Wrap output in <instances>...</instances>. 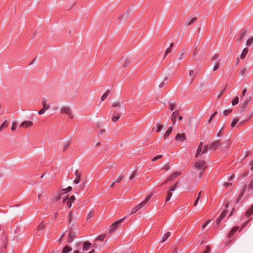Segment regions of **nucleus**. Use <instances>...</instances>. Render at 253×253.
<instances>
[{"mask_svg":"<svg viewBox=\"0 0 253 253\" xmlns=\"http://www.w3.org/2000/svg\"><path fill=\"white\" fill-rule=\"evenodd\" d=\"M172 130V128L171 126L169 127L167 130V131L166 132L165 134H164V139H166L169 136V135L170 134Z\"/></svg>","mask_w":253,"mask_h":253,"instance_id":"20","label":"nucleus"},{"mask_svg":"<svg viewBox=\"0 0 253 253\" xmlns=\"http://www.w3.org/2000/svg\"><path fill=\"white\" fill-rule=\"evenodd\" d=\"M210 251V248L209 246L207 247L206 249L205 250V251L203 252V253H209Z\"/></svg>","mask_w":253,"mask_h":253,"instance_id":"58","label":"nucleus"},{"mask_svg":"<svg viewBox=\"0 0 253 253\" xmlns=\"http://www.w3.org/2000/svg\"><path fill=\"white\" fill-rule=\"evenodd\" d=\"M69 144H70V141H66L65 142L64 148H63V151H66L67 150V149L69 147Z\"/></svg>","mask_w":253,"mask_h":253,"instance_id":"34","label":"nucleus"},{"mask_svg":"<svg viewBox=\"0 0 253 253\" xmlns=\"http://www.w3.org/2000/svg\"><path fill=\"white\" fill-rule=\"evenodd\" d=\"M178 115V113L176 112H174L171 115V121L172 124L174 125L176 122V118Z\"/></svg>","mask_w":253,"mask_h":253,"instance_id":"15","label":"nucleus"},{"mask_svg":"<svg viewBox=\"0 0 253 253\" xmlns=\"http://www.w3.org/2000/svg\"><path fill=\"white\" fill-rule=\"evenodd\" d=\"M248 52V49L247 48H244L242 51L241 55L240 58L242 59H243L245 57Z\"/></svg>","mask_w":253,"mask_h":253,"instance_id":"26","label":"nucleus"},{"mask_svg":"<svg viewBox=\"0 0 253 253\" xmlns=\"http://www.w3.org/2000/svg\"><path fill=\"white\" fill-rule=\"evenodd\" d=\"M143 206L141 205V204H139L136 207H135L131 211L130 214L135 213L139 210L142 208Z\"/></svg>","mask_w":253,"mask_h":253,"instance_id":"18","label":"nucleus"},{"mask_svg":"<svg viewBox=\"0 0 253 253\" xmlns=\"http://www.w3.org/2000/svg\"><path fill=\"white\" fill-rule=\"evenodd\" d=\"M205 51H206V49H205V48H204L202 49V52H201V57H202L205 55Z\"/></svg>","mask_w":253,"mask_h":253,"instance_id":"59","label":"nucleus"},{"mask_svg":"<svg viewBox=\"0 0 253 253\" xmlns=\"http://www.w3.org/2000/svg\"><path fill=\"white\" fill-rule=\"evenodd\" d=\"M172 193L170 192V191H169L168 192L167 198H166V202H167L170 199V198L172 196Z\"/></svg>","mask_w":253,"mask_h":253,"instance_id":"38","label":"nucleus"},{"mask_svg":"<svg viewBox=\"0 0 253 253\" xmlns=\"http://www.w3.org/2000/svg\"><path fill=\"white\" fill-rule=\"evenodd\" d=\"M33 123L31 121H25L20 124V126L25 128H27L33 125Z\"/></svg>","mask_w":253,"mask_h":253,"instance_id":"3","label":"nucleus"},{"mask_svg":"<svg viewBox=\"0 0 253 253\" xmlns=\"http://www.w3.org/2000/svg\"><path fill=\"white\" fill-rule=\"evenodd\" d=\"M180 174V172H176L171 174L169 177L167 178V180H173L177 176Z\"/></svg>","mask_w":253,"mask_h":253,"instance_id":"11","label":"nucleus"},{"mask_svg":"<svg viewBox=\"0 0 253 253\" xmlns=\"http://www.w3.org/2000/svg\"><path fill=\"white\" fill-rule=\"evenodd\" d=\"M195 167L199 169L204 170L207 167L206 163L204 161L198 160L195 164Z\"/></svg>","mask_w":253,"mask_h":253,"instance_id":"1","label":"nucleus"},{"mask_svg":"<svg viewBox=\"0 0 253 253\" xmlns=\"http://www.w3.org/2000/svg\"><path fill=\"white\" fill-rule=\"evenodd\" d=\"M44 227H45V225H44V223L43 222H42L39 224V225L38 226V227L37 228V232L43 230L44 229Z\"/></svg>","mask_w":253,"mask_h":253,"instance_id":"25","label":"nucleus"},{"mask_svg":"<svg viewBox=\"0 0 253 253\" xmlns=\"http://www.w3.org/2000/svg\"><path fill=\"white\" fill-rule=\"evenodd\" d=\"M208 145H205L204 147V149L202 151V154H204L205 153H206L208 151Z\"/></svg>","mask_w":253,"mask_h":253,"instance_id":"45","label":"nucleus"},{"mask_svg":"<svg viewBox=\"0 0 253 253\" xmlns=\"http://www.w3.org/2000/svg\"><path fill=\"white\" fill-rule=\"evenodd\" d=\"M75 199H76V198H75V196L73 195L70 197V198H69V199L67 203V206L69 208H71L72 203L75 200Z\"/></svg>","mask_w":253,"mask_h":253,"instance_id":"12","label":"nucleus"},{"mask_svg":"<svg viewBox=\"0 0 253 253\" xmlns=\"http://www.w3.org/2000/svg\"><path fill=\"white\" fill-rule=\"evenodd\" d=\"M219 57V54H215L211 58L212 60H215L217 59V58Z\"/></svg>","mask_w":253,"mask_h":253,"instance_id":"56","label":"nucleus"},{"mask_svg":"<svg viewBox=\"0 0 253 253\" xmlns=\"http://www.w3.org/2000/svg\"><path fill=\"white\" fill-rule=\"evenodd\" d=\"M174 106H175L174 103H171V102L169 103V109H170L171 111L173 110V109L174 107Z\"/></svg>","mask_w":253,"mask_h":253,"instance_id":"51","label":"nucleus"},{"mask_svg":"<svg viewBox=\"0 0 253 253\" xmlns=\"http://www.w3.org/2000/svg\"><path fill=\"white\" fill-rule=\"evenodd\" d=\"M239 102V98L238 97H236L232 101V105H235L237 104Z\"/></svg>","mask_w":253,"mask_h":253,"instance_id":"40","label":"nucleus"},{"mask_svg":"<svg viewBox=\"0 0 253 253\" xmlns=\"http://www.w3.org/2000/svg\"><path fill=\"white\" fill-rule=\"evenodd\" d=\"M202 147H203V143L202 142H201L198 146V149H197V152L196 153V155H195L196 158H197L199 156L200 153L201 152Z\"/></svg>","mask_w":253,"mask_h":253,"instance_id":"16","label":"nucleus"},{"mask_svg":"<svg viewBox=\"0 0 253 253\" xmlns=\"http://www.w3.org/2000/svg\"><path fill=\"white\" fill-rule=\"evenodd\" d=\"M81 176V174H79L78 175V177H77V178L74 180V183L76 184H78L80 182Z\"/></svg>","mask_w":253,"mask_h":253,"instance_id":"42","label":"nucleus"},{"mask_svg":"<svg viewBox=\"0 0 253 253\" xmlns=\"http://www.w3.org/2000/svg\"><path fill=\"white\" fill-rule=\"evenodd\" d=\"M136 172L135 171L133 172L131 175L130 176V179L132 180L136 175Z\"/></svg>","mask_w":253,"mask_h":253,"instance_id":"57","label":"nucleus"},{"mask_svg":"<svg viewBox=\"0 0 253 253\" xmlns=\"http://www.w3.org/2000/svg\"><path fill=\"white\" fill-rule=\"evenodd\" d=\"M227 213V211L226 210H224L222 211L220 216L216 220L217 224H219L222 219L226 216Z\"/></svg>","mask_w":253,"mask_h":253,"instance_id":"4","label":"nucleus"},{"mask_svg":"<svg viewBox=\"0 0 253 253\" xmlns=\"http://www.w3.org/2000/svg\"><path fill=\"white\" fill-rule=\"evenodd\" d=\"M130 59L129 58H127L126 60V61H125V63L124 64V66L125 68H126V67L128 66V65H129V64L130 63Z\"/></svg>","mask_w":253,"mask_h":253,"instance_id":"39","label":"nucleus"},{"mask_svg":"<svg viewBox=\"0 0 253 253\" xmlns=\"http://www.w3.org/2000/svg\"><path fill=\"white\" fill-rule=\"evenodd\" d=\"M72 190V187L71 186H69L67 188H65L62 190H60V191H62V194H64L66 193L69 192Z\"/></svg>","mask_w":253,"mask_h":253,"instance_id":"30","label":"nucleus"},{"mask_svg":"<svg viewBox=\"0 0 253 253\" xmlns=\"http://www.w3.org/2000/svg\"><path fill=\"white\" fill-rule=\"evenodd\" d=\"M246 190V186H244L242 189L241 190V193L240 194L239 197H238L237 200H236V203H238L239 202V201H240V199L242 198V197L244 195V193L245 192Z\"/></svg>","mask_w":253,"mask_h":253,"instance_id":"19","label":"nucleus"},{"mask_svg":"<svg viewBox=\"0 0 253 253\" xmlns=\"http://www.w3.org/2000/svg\"><path fill=\"white\" fill-rule=\"evenodd\" d=\"M219 146H220V141L217 140L213 143H212L210 146V149L211 150L214 149L215 150Z\"/></svg>","mask_w":253,"mask_h":253,"instance_id":"6","label":"nucleus"},{"mask_svg":"<svg viewBox=\"0 0 253 253\" xmlns=\"http://www.w3.org/2000/svg\"><path fill=\"white\" fill-rule=\"evenodd\" d=\"M245 72V69H243L240 71V74H241L243 76H244Z\"/></svg>","mask_w":253,"mask_h":253,"instance_id":"63","label":"nucleus"},{"mask_svg":"<svg viewBox=\"0 0 253 253\" xmlns=\"http://www.w3.org/2000/svg\"><path fill=\"white\" fill-rule=\"evenodd\" d=\"M105 237V235H100L96 239V240L103 241Z\"/></svg>","mask_w":253,"mask_h":253,"instance_id":"41","label":"nucleus"},{"mask_svg":"<svg viewBox=\"0 0 253 253\" xmlns=\"http://www.w3.org/2000/svg\"><path fill=\"white\" fill-rule=\"evenodd\" d=\"M126 218V217H124L121 219H119L116 222H115L111 226V228L109 230V233H113L117 228L119 227V225L124 221V220Z\"/></svg>","mask_w":253,"mask_h":253,"instance_id":"2","label":"nucleus"},{"mask_svg":"<svg viewBox=\"0 0 253 253\" xmlns=\"http://www.w3.org/2000/svg\"><path fill=\"white\" fill-rule=\"evenodd\" d=\"M238 121H239V119L237 117L234 118L233 119V121L231 124V127H234Z\"/></svg>","mask_w":253,"mask_h":253,"instance_id":"31","label":"nucleus"},{"mask_svg":"<svg viewBox=\"0 0 253 253\" xmlns=\"http://www.w3.org/2000/svg\"><path fill=\"white\" fill-rule=\"evenodd\" d=\"M253 42V37L250 38L249 39H248L246 42V44L248 46H250Z\"/></svg>","mask_w":253,"mask_h":253,"instance_id":"35","label":"nucleus"},{"mask_svg":"<svg viewBox=\"0 0 253 253\" xmlns=\"http://www.w3.org/2000/svg\"><path fill=\"white\" fill-rule=\"evenodd\" d=\"M253 213V205L251 207V208L248 210L246 212V215L247 217L250 216Z\"/></svg>","mask_w":253,"mask_h":253,"instance_id":"28","label":"nucleus"},{"mask_svg":"<svg viewBox=\"0 0 253 253\" xmlns=\"http://www.w3.org/2000/svg\"><path fill=\"white\" fill-rule=\"evenodd\" d=\"M72 248L71 247L66 246L63 248L62 251V253H68L72 251Z\"/></svg>","mask_w":253,"mask_h":253,"instance_id":"22","label":"nucleus"},{"mask_svg":"<svg viewBox=\"0 0 253 253\" xmlns=\"http://www.w3.org/2000/svg\"><path fill=\"white\" fill-rule=\"evenodd\" d=\"M197 18L196 17H194L191 19L188 20L185 23V25L187 26H189L191 25L192 23H193L196 20Z\"/></svg>","mask_w":253,"mask_h":253,"instance_id":"24","label":"nucleus"},{"mask_svg":"<svg viewBox=\"0 0 253 253\" xmlns=\"http://www.w3.org/2000/svg\"><path fill=\"white\" fill-rule=\"evenodd\" d=\"M71 112V109L69 107H64L61 109V113H65L66 114H70V112Z\"/></svg>","mask_w":253,"mask_h":253,"instance_id":"13","label":"nucleus"},{"mask_svg":"<svg viewBox=\"0 0 253 253\" xmlns=\"http://www.w3.org/2000/svg\"><path fill=\"white\" fill-rule=\"evenodd\" d=\"M170 235V233L169 232H167L163 236L162 242H165L169 237Z\"/></svg>","mask_w":253,"mask_h":253,"instance_id":"32","label":"nucleus"},{"mask_svg":"<svg viewBox=\"0 0 253 253\" xmlns=\"http://www.w3.org/2000/svg\"><path fill=\"white\" fill-rule=\"evenodd\" d=\"M109 93V91H106L105 93H104L101 98V100L104 101L107 98Z\"/></svg>","mask_w":253,"mask_h":253,"instance_id":"37","label":"nucleus"},{"mask_svg":"<svg viewBox=\"0 0 253 253\" xmlns=\"http://www.w3.org/2000/svg\"><path fill=\"white\" fill-rule=\"evenodd\" d=\"M91 246V244L88 241L85 242L83 243V251H87L88 250Z\"/></svg>","mask_w":253,"mask_h":253,"instance_id":"10","label":"nucleus"},{"mask_svg":"<svg viewBox=\"0 0 253 253\" xmlns=\"http://www.w3.org/2000/svg\"><path fill=\"white\" fill-rule=\"evenodd\" d=\"M211 221V220H208V221H207V222H206L203 226H202V228H205L207 225Z\"/></svg>","mask_w":253,"mask_h":253,"instance_id":"55","label":"nucleus"},{"mask_svg":"<svg viewBox=\"0 0 253 253\" xmlns=\"http://www.w3.org/2000/svg\"><path fill=\"white\" fill-rule=\"evenodd\" d=\"M1 126H3V127H6L7 126V121H5L4 122H3V123H2V124L1 125Z\"/></svg>","mask_w":253,"mask_h":253,"instance_id":"60","label":"nucleus"},{"mask_svg":"<svg viewBox=\"0 0 253 253\" xmlns=\"http://www.w3.org/2000/svg\"><path fill=\"white\" fill-rule=\"evenodd\" d=\"M152 193H151L150 194H149L147 197L145 198V199L141 203V205L144 206L147 202L149 200V199L151 198V197H152Z\"/></svg>","mask_w":253,"mask_h":253,"instance_id":"21","label":"nucleus"},{"mask_svg":"<svg viewBox=\"0 0 253 253\" xmlns=\"http://www.w3.org/2000/svg\"><path fill=\"white\" fill-rule=\"evenodd\" d=\"M239 228V226H235V227H234L231 229V230L230 231V232H229V233L228 234V237L229 238L231 237L233 235V234L238 230Z\"/></svg>","mask_w":253,"mask_h":253,"instance_id":"14","label":"nucleus"},{"mask_svg":"<svg viewBox=\"0 0 253 253\" xmlns=\"http://www.w3.org/2000/svg\"><path fill=\"white\" fill-rule=\"evenodd\" d=\"M47 99L43 98L42 101V104L43 106V108L46 111L49 109L50 105L49 104L46 103Z\"/></svg>","mask_w":253,"mask_h":253,"instance_id":"8","label":"nucleus"},{"mask_svg":"<svg viewBox=\"0 0 253 253\" xmlns=\"http://www.w3.org/2000/svg\"><path fill=\"white\" fill-rule=\"evenodd\" d=\"M196 75H197L196 73H195V72L194 70H191L189 71V76L191 78L192 81L195 78V77L196 76Z\"/></svg>","mask_w":253,"mask_h":253,"instance_id":"23","label":"nucleus"},{"mask_svg":"<svg viewBox=\"0 0 253 253\" xmlns=\"http://www.w3.org/2000/svg\"><path fill=\"white\" fill-rule=\"evenodd\" d=\"M75 236V233H72L71 231L70 232L68 238V241L69 243H71L73 241Z\"/></svg>","mask_w":253,"mask_h":253,"instance_id":"17","label":"nucleus"},{"mask_svg":"<svg viewBox=\"0 0 253 253\" xmlns=\"http://www.w3.org/2000/svg\"><path fill=\"white\" fill-rule=\"evenodd\" d=\"M123 176H119L118 178H117L116 179H115L114 181L115 182V183H119L121 181V180L123 179Z\"/></svg>","mask_w":253,"mask_h":253,"instance_id":"49","label":"nucleus"},{"mask_svg":"<svg viewBox=\"0 0 253 253\" xmlns=\"http://www.w3.org/2000/svg\"><path fill=\"white\" fill-rule=\"evenodd\" d=\"M219 66H220L219 62H217L216 65L213 67V71H215L216 70H217V69L219 68Z\"/></svg>","mask_w":253,"mask_h":253,"instance_id":"46","label":"nucleus"},{"mask_svg":"<svg viewBox=\"0 0 253 253\" xmlns=\"http://www.w3.org/2000/svg\"><path fill=\"white\" fill-rule=\"evenodd\" d=\"M232 111L231 109H228L225 110L223 112V114L225 116H227L228 114H229Z\"/></svg>","mask_w":253,"mask_h":253,"instance_id":"44","label":"nucleus"},{"mask_svg":"<svg viewBox=\"0 0 253 253\" xmlns=\"http://www.w3.org/2000/svg\"><path fill=\"white\" fill-rule=\"evenodd\" d=\"M45 110L42 108L38 112L39 115H42L45 113Z\"/></svg>","mask_w":253,"mask_h":253,"instance_id":"53","label":"nucleus"},{"mask_svg":"<svg viewBox=\"0 0 253 253\" xmlns=\"http://www.w3.org/2000/svg\"><path fill=\"white\" fill-rule=\"evenodd\" d=\"M249 221V220H248V221H246V222H245V223L242 225V226L241 227V230L242 229H243V228H244V227H245L247 225V224L248 223Z\"/></svg>","mask_w":253,"mask_h":253,"instance_id":"61","label":"nucleus"},{"mask_svg":"<svg viewBox=\"0 0 253 253\" xmlns=\"http://www.w3.org/2000/svg\"><path fill=\"white\" fill-rule=\"evenodd\" d=\"M93 216V211H90L87 216V219L92 217Z\"/></svg>","mask_w":253,"mask_h":253,"instance_id":"48","label":"nucleus"},{"mask_svg":"<svg viewBox=\"0 0 253 253\" xmlns=\"http://www.w3.org/2000/svg\"><path fill=\"white\" fill-rule=\"evenodd\" d=\"M176 185H177V183H176L174 185L171 186L170 188L169 191H170V192H171V191H174L175 190Z\"/></svg>","mask_w":253,"mask_h":253,"instance_id":"50","label":"nucleus"},{"mask_svg":"<svg viewBox=\"0 0 253 253\" xmlns=\"http://www.w3.org/2000/svg\"><path fill=\"white\" fill-rule=\"evenodd\" d=\"M123 103L120 101H116L113 103V107L121 108Z\"/></svg>","mask_w":253,"mask_h":253,"instance_id":"29","label":"nucleus"},{"mask_svg":"<svg viewBox=\"0 0 253 253\" xmlns=\"http://www.w3.org/2000/svg\"><path fill=\"white\" fill-rule=\"evenodd\" d=\"M163 157V156L162 155H158L157 156H155V157H154L152 159V162H154V161H156V160L159 159H161Z\"/></svg>","mask_w":253,"mask_h":253,"instance_id":"43","label":"nucleus"},{"mask_svg":"<svg viewBox=\"0 0 253 253\" xmlns=\"http://www.w3.org/2000/svg\"><path fill=\"white\" fill-rule=\"evenodd\" d=\"M105 132V130L104 129H101L99 131V134H103Z\"/></svg>","mask_w":253,"mask_h":253,"instance_id":"62","label":"nucleus"},{"mask_svg":"<svg viewBox=\"0 0 253 253\" xmlns=\"http://www.w3.org/2000/svg\"><path fill=\"white\" fill-rule=\"evenodd\" d=\"M247 30L245 29L242 30L240 32V35L237 38V41L240 42L242 41L243 37L246 35Z\"/></svg>","mask_w":253,"mask_h":253,"instance_id":"7","label":"nucleus"},{"mask_svg":"<svg viewBox=\"0 0 253 253\" xmlns=\"http://www.w3.org/2000/svg\"><path fill=\"white\" fill-rule=\"evenodd\" d=\"M57 193L58 194V196H57L56 198H55L54 200L55 201H58L61 199V196L62 195V191H58Z\"/></svg>","mask_w":253,"mask_h":253,"instance_id":"33","label":"nucleus"},{"mask_svg":"<svg viewBox=\"0 0 253 253\" xmlns=\"http://www.w3.org/2000/svg\"><path fill=\"white\" fill-rule=\"evenodd\" d=\"M186 139L185 135L184 133H178L175 136V140L177 141H183Z\"/></svg>","mask_w":253,"mask_h":253,"instance_id":"5","label":"nucleus"},{"mask_svg":"<svg viewBox=\"0 0 253 253\" xmlns=\"http://www.w3.org/2000/svg\"><path fill=\"white\" fill-rule=\"evenodd\" d=\"M6 247V245L3 243H0V253H2L3 251V250Z\"/></svg>","mask_w":253,"mask_h":253,"instance_id":"36","label":"nucleus"},{"mask_svg":"<svg viewBox=\"0 0 253 253\" xmlns=\"http://www.w3.org/2000/svg\"><path fill=\"white\" fill-rule=\"evenodd\" d=\"M121 117V115L119 114L118 113H117L116 111L114 113L112 118V121L113 122H115L117 121H118Z\"/></svg>","mask_w":253,"mask_h":253,"instance_id":"9","label":"nucleus"},{"mask_svg":"<svg viewBox=\"0 0 253 253\" xmlns=\"http://www.w3.org/2000/svg\"><path fill=\"white\" fill-rule=\"evenodd\" d=\"M249 188L251 192L253 189V181L251 182L250 183V184L249 185Z\"/></svg>","mask_w":253,"mask_h":253,"instance_id":"52","label":"nucleus"},{"mask_svg":"<svg viewBox=\"0 0 253 253\" xmlns=\"http://www.w3.org/2000/svg\"><path fill=\"white\" fill-rule=\"evenodd\" d=\"M163 127V125H159L157 128V132H159L160 131H161V130L162 129Z\"/></svg>","mask_w":253,"mask_h":253,"instance_id":"54","label":"nucleus"},{"mask_svg":"<svg viewBox=\"0 0 253 253\" xmlns=\"http://www.w3.org/2000/svg\"><path fill=\"white\" fill-rule=\"evenodd\" d=\"M16 122H13L12 123V127H11V130L14 131L15 130L16 128Z\"/></svg>","mask_w":253,"mask_h":253,"instance_id":"47","label":"nucleus"},{"mask_svg":"<svg viewBox=\"0 0 253 253\" xmlns=\"http://www.w3.org/2000/svg\"><path fill=\"white\" fill-rule=\"evenodd\" d=\"M173 44H173V42H171V43H170V47H168V48L166 50L165 54V56H164V58H166V55L171 51V48L173 47Z\"/></svg>","mask_w":253,"mask_h":253,"instance_id":"27","label":"nucleus"},{"mask_svg":"<svg viewBox=\"0 0 253 253\" xmlns=\"http://www.w3.org/2000/svg\"><path fill=\"white\" fill-rule=\"evenodd\" d=\"M224 185L225 186L228 187V186H231L232 185V183H231L226 182V183H225Z\"/></svg>","mask_w":253,"mask_h":253,"instance_id":"64","label":"nucleus"}]
</instances>
